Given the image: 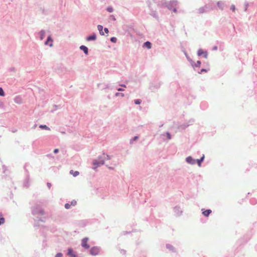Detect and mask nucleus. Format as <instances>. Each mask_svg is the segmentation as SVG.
I'll use <instances>...</instances> for the list:
<instances>
[{"mask_svg":"<svg viewBox=\"0 0 257 257\" xmlns=\"http://www.w3.org/2000/svg\"><path fill=\"white\" fill-rule=\"evenodd\" d=\"M33 213L35 215L40 214L42 215L44 214V211L43 209H42L39 206H36L34 207L33 209Z\"/></svg>","mask_w":257,"mask_h":257,"instance_id":"f257e3e1","label":"nucleus"},{"mask_svg":"<svg viewBox=\"0 0 257 257\" xmlns=\"http://www.w3.org/2000/svg\"><path fill=\"white\" fill-rule=\"evenodd\" d=\"M88 238H84L82 240V246L85 248H88L89 247V245L87 244Z\"/></svg>","mask_w":257,"mask_h":257,"instance_id":"f03ea898","label":"nucleus"},{"mask_svg":"<svg viewBox=\"0 0 257 257\" xmlns=\"http://www.w3.org/2000/svg\"><path fill=\"white\" fill-rule=\"evenodd\" d=\"M99 252V248L96 247H92L90 249V253L92 255H96Z\"/></svg>","mask_w":257,"mask_h":257,"instance_id":"7ed1b4c3","label":"nucleus"},{"mask_svg":"<svg viewBox=\"0 0 257 257\" xmlns=\"http://www.w3.org/2000/svg\"><path fill=\"white\" fill-rule=\"evenodd\" d=\"M52 39H51V37H48L47 38V41L45 42L46 45H49L50 47L52 46Z\"/></svg>","mask_w":257,"mask_h":257,"instance_id":"20e7f679","label":"nucleus"},{"mask_svg":"<svg viewBox=\"0 0 257 257\" xmlns=\"http://www.w3.org/2000/svg\"><path fill=\"white\" fill-rule=\"evenodd\" d=\"M96 35L95 34H93L92 35L88 36V37H87L86 40L88 41H91V40L94 41V40H96Z\"/></svg>","mask_w":257,"mask_h":257,"instance_id":"39448f33","label":"nucleus"},{"mask_svg":"<svg viewBox=\"0 0 257 257\" xmlns=\"http://www.w3.org/2000/svg\"><path fill=\"white\" fill-rule=\"evenodd\" d=\"M197 54L198 56H201L203 54H204L205 58H207V54L206 52H204L202 49H199L198 51Z\"/></svg>","mask_w":257,"mask_h":257,"instance_id":"423d86ee","label":"nucleus"},{"mask_svg":"<svg viewBox=\"0 0 257 257\" xmlns=\"http://www.w3.org/2000/svg\"><path fill=\"white\" fill-rule=\"evenodd\" d=\"M80 49L81 50L83 51L85 54H86V55L88 54V48L86 46H83V45L81 46L80 47Z\"/></svg>","mask_w":257,"mask_h":257,"instance_id":"0eeeda50","label":"nucleus"},{"mask_svg":"<svg viewBox=\"0 0 257 257\" xmlns=\"http://www.w3.org/2000/svg\"><path fill=\"white\" fill-rule=\"evenodd\" d=\"M211 213V210L210 209H208L204 211L202 213L205 216H208Z\"/></svg>","mask_w":257,"mask_h":257,"instance_id":"6e6552de","label":"nucleus"},{"mask_svg":"<svg viewBox=\"0 0 257 257\" xmlns=\"http://www.w3.org/2000/svg\"><path fill=\"white\" fill-rule=\"evenodd\" d=\"M97 29H98V30L99 31V33H100V34L101 35H104V33L102 31V30H103V27L101 25H98L97 26Z\"/></svg>","mask_w":257,"mask_h":257,"instance_id":"1a4fd4ad","label":"nucleus"},{"mask_svg":"<svg viewBox=\"0 0 257 257\" xmlns=\"http://www.w3.org/2000/svg\"><path fill=\"white\" fill-rule=\"evenodd\" d=\"M70 173L74 177H76L79 174V172L78 171H74L73 170H71L70 171Z\"/></svg>","mask_w":257,"mask_h":257,"instance_id":"9d476101","label":"nucleus"},{"mask_svg":"<svg viewBox=\"0 0 257 257\" xmlns=\"http://www.w3.org/2000/svg\"><path fill=\"white\" fill-rule=\"evenodd\" d=\"M144 46L148 49H150L151 48L152 44L150 42L147 41L144 43Z\"/></svg>","mask_w":257,"mask_h":257,"instance_id":"9b49d317","label":"nucleus"},{"mask_svg":"<svg viewBox=\"0 0 257 257\" xmlns=\"http://www.w3.org/2000/svg\"><path fill=\"white\" fill-rule=\"evenodd\" d=\"M5 223V219L2 214L0 215V225Z\"/></svg>","mask_w":257,"mask_h":257,"instance_id":"f8f14e48","label":"nucleus"},{"mask_svg":"<svg viewBox=\"0 0 257 257\" xmlns=\"http://www.w3.org/2000/svg\"><path fill=\"white\" fill-rule=\"evenodd\" d=\"M68 254H69V255H70V256H71V257H75V255L73 253V251H72V249H71V248H69V249H68Z\"/></svg>","mask_w":257,"mask_h":257,"instance_id":"ddd939ff","label":"nucleus"},{"mask_svg":"<svg viewBox=\"0 0 257 257\" xmlns=\"http://www.w3.org/2000/svg\"><path fill=\"white\" fill-rule=\"evenodd\" d=\"M40 127L42 129H45L47 130H50V128L46 125H40Z\"/></svg>","mask_w":257,"mask_h":257,"instance_id":"4468645a","label":"nucleus"},{"mask_svg":"<svg viewBox=\"0 0 257 257\" xmlns=\"http://www.w3.org/2000/svg\"><path fill=\"white\" fill-rule=\"evenodd\" d=\"M0 96H5V92L2 88L0 87Z\"/></svg>","mask_w":257,"mask_h":257,"instance_id":"2eb2a0df","label":"nucleus"},{"mask_svg":"<svg viewBox=\"0 0 257 257\" xmlns=\"http://www.w3.org/2000/svg\"><path fill=\"white\" fill-rule=\"evenodd\" d=\"M135 104H140L141 103V100L140 99H137L135 101Z\"/></svg>","mask_w":257,"mask_h":257,"instance_id":"dca6fc26","label":"nucleus"},{"mask_svg":"<svg viewBox=\"0 0 257 257\" xmlns=\"http://www.w3.org/2000/svg\"><path fill=\"white\" fill-rule=\"evenodd\" d=\"M201 65V62L200 61H198L197 63L195 64V66L196 67H199Z\"/></svg>","mask_w":257,"mask_h":257,"instance_id":"f3484780","label":"nucleus"},{"mask_svg":"<svg viewBox=\"0 0 257 257\" xmlns=\"http://www.w3.org/2000/svg\"><path fill=\"white\" fill-rule=\"evenodd\" d=\"M65 207L66 209H69L70 208V204L69 203L65 204Z\"/></svg>","mask_w":257,"mask_h":257,"instance_id":"a211bd4d","label":"nucleus"},{"mask_svg":"<svg viewBox=\"0 0 257 257\" xmlns=\"http://www.w3.org/2000/svg\"><path fill=\"white\" fill-rule=\"evenodd\" d=\"M204 157L203 156L200 160H198V164H199V166H200V163H201V162L203 161V160L204 159Z\"/></svg>","mask_w":257,"mask_h":257,"instance_id":"6ab92c4d","label":"nucleus"},{"mask_svg":"<svg viewBox=\"0 0 257 257\" xmlns=\"http://www.w3.org/2000/svg\"><path fill=\"white\" fill-rule=\"evenodd\" d=\"M77 203V202L75 200H73L71 201V205H73V206H75Z\"/></svg>","mask_w":257,"mask_h":257,"instance_id":"aec40b11","label":"nucleus"},{"mask_svg":"<svg viewBox=\"0 0 257 257\" xmlns=\"http://www.w3.org/2000/svg\"><path fill=\"white\" fill-rule=\"evenodd\" d=\"M110 40L111 42H112L113 43H115L116 41V38L115 37H112L111 38Z\"/></svg>","mask_w":257,"mask_h":257,"instance_id":"412c9836","label":"nucleus"},{"mask_svg":"<svg viewBox=\"0 0 257 257\" xmlns=\"http://www.w3.org/2000/svg\"><path fill=\"white\" fill-rule=\"evenodd\" d=\"M115 95L117 96H123L124 94L123 93H119L117 92V93H116Z\"/></svg>","mask_w":257,"mask_h":257,"instance_id":"4be33fe9","label":"nucleus"},{"mask_svg":"<svg viewBox=\"0 0 257 257\" xmlns=\"http://www.w3.org/2000/svg\"><path fill=\"white\" fill-rule=\"evenodd\" d=\"M56 257H62V254L61 253H58L56 254Z\"/></svg>","mask_w":257,"mask_h":257,"instance_id":"5701e85b","label":"nucleus"},{"mask_svg":"<svg viewBox=\"0 0 257 257\" xmlns=\"http://www.w3.org/2000/svg\"><path fill=\"white\" fill-rule=\"evenodd\" d=\"M186 160L188 162L190 163L192 160V158L191 157H188L187 158Z\"/></svg>","mask_w":257,"mask_h":257,"instance_id":"b1692460","label":"nucleus"},{"mask_svg":"<svg viewBox=\"0 0 257 257\" xmlns=\"http://www.w3.org/2000/svg\"><path fill=\"white\" fill-rule=\"evenodd\" d=\"M107 11L110 12V13H111L112 11H113V9L112 8H107Z\"/></svg>","mask_w":257,"mask_h":257,"instance_id":"393cba45","label":"nucleus"},{"mask_svg":"<svg viewBox=\"0 0 257 257\" xmlns=\"http://www.w3.org/2000/svg\"><path fill=\"white\" fill-rule=\"evenodd\" d=\"M231 10L232 11H233V12H234V11H235V6H234V5L231 6Z\"/></svg>","mask_w":257,"mask_h":257,"instance_id":"a878e982","label":"nucleus"},{"mask_svg":"<svg viewBox=\"0 0 257 257\" xmlns=\"http://www.w3.org/2000/svg\"><path fill=\"white\" fill-rule=\"evenodd\" d=\"M104 32H105L106 34H108V32H109V31H108V29L107 28H104Z\"/></svg>","mask_w":257,"mask_h":257,"instance_id":"bb28decb","label":"nucleus"},{"mask_svg":"<svg viewBox=\"0 0 257 257\" xmlns=\"http://www.w3.org/2000/svg\"><path fill=\"white\" fill-rule=\"evenodd\" d=\"M59 151V150L58 149H56L54 150V153H57Z\"/></svg>","mask_w":257,"mask_h":257,"instance_id":"cd10ccee","label":"nucleus"},{"mask_svg":"<svg viewBox=\"0 0 257 257\" xmlns=\"http://www.w3.org/2000/svg\"><path fill=\"white\" fill-rule=\"evenodd\" d=\"M167 136H168V139H171V136H170L169 133H167Z\"/></svg>","mask_w":257,"mask_h":257,"instance_id":"c85d7f7f","label":"nucleus"},{"mask_svg":"<svg viewBox=\"0 0 257 257\" xmlns=\"http://www.w3.org/2000/svg\"><path fill=\"white\" fill-rule=\"evenodd\" d=\"M117 90L119 91H123L124 89L120 88L117 89Z\"/></svg>","mask_w":257,"mask_h":257,"instance_id":"c756f323","label":"nucleus"},{"mask_svg":"<svg viewBox=\"0 0 257 257\" xmlns=\"http://www.w3.org/2000/svg\"><path fill=\"white\" fill-rule=\"evenodd\" d=\"M206 69H201V72H200V73H201V72H206Z\"/></svg>","mask_w":257,"mask_h":257,"instance_id":"7c9ffc66","label":"nucleus"},{"mask_svg":"<svg viewBox=\"0 0 257 257\" xmlns=\"http://www.w3.org/2000/svg\"><path fill=\"white\" fill-rule=\"evenodd\" d=\"M104 164L103 161H101L100 163H98L99 165H103Z\"/></svg>","mask_w":257,"mask_h":257,"instance_id":"2f4dec72","label":"nucleus"},{"mask_svg":"<svg viewBox=\"0 0 257 257\" xmlns=\"http://www.w3.org/2000/svg\"><path fill=\"white\" fill-rule=\"evenodd\" d=\"M137 138H138V137H135V138H134V139H135V140H137Z\"/></svg>","mask_w":257,"mask_h":257,"instance_id":"473e14b6","label":"nucleus"},{"mask_svg":"<svg viewBox=\"0 0 257 257\" xmlns=\"http://www.w3.org/2000/svg\"><path fill=\"white\" fill-rule=\"evenodd\" d=\"M218 5H220V4H219V2L218 3Z\"/></svg>","mask_w":257,"mask_h":257,"instance_id":"72a5a7b5","label":"nucleus"},{"mask_svg":"<svg viewBox=\"0 0 257 257\" xmlns=\"http://www.w3.org/2000/svg\"><path fill=\"white\" fill-rule=\"evenodd\" d=\"M218 5H220V4H219V2L218 3Z\"/></svg>","mask_w":257,"mask_h":257,"instance_id":"f704fd0d","label":"nucleus"},{"mask_svg":"<svg viewBox=\"0 0 257 257\" xmlns=\"http://www.w3.org/2000/svg\"><path fill=\"white\" fill-rule=\"evenodd\" d=\"M174 12H176V10L175 9H174Z\"/></svg>","mask_w":257,"mask_h":257,"instance_id":"c9c22d12","label":"nucleus"},{"mask_svg":"<svg viewBox=\"0 0 257 257\" xmlns=\"http://www.w3.org/2000/svg\"><path fill=\"white\" fill-rule=\"evenodd\" d=\"M96 162H94V165H96Z\"/></svg>","mask_w":257,"mask_h":257,"instance_id":"e433bc0d","label":"nucleus"},{"mask_svg":"<svg viewBox=\"0 0 257 257\" xmlns=\"http://www.w3.org/2000/svg\"><path fill=\"white\" fill-rule=\"evenodd\" d=\"M48 186H50V184L48 183Z\"/></svg>","mask_w":257,"mask_h":257,"instance_id":"4c0bfd02","label":"nucleus"},{"mask_svg":"<svg viewBox=\"0 0 257 257\" xmlns=\"http://www.w3.org/2000/svg\"><path fill=\"white\" fill-rule=\"evenodd\" d=\"M48 186H50V184L48 183Z\"/></svg>","mask_w":257,"mask_h":257,"instance_id":"58836bf2","label":"nucleus"}]
</instances>
